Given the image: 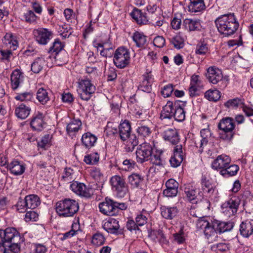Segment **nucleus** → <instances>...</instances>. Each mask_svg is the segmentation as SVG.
Returning <instances> with one entry per match:
<instances>
[{"label": "nucleus", "mask_w": 253, "mask_h": 253, "mask_svg": "<svg viewBox=\"0 0 253 253\" xmlns=\"http://www.w3.org/2000/svg\"><path fill=\"white\" fill-rule=\"evenodd\" d=\"M152 146L147 143L140 145L136 151V159L138 163L141 164L149 160L152 152Z\"/></svg>", "instance_id": "nucleus-9"}, {"label": "nucleus", "mask_w": 253, "mask_h": 253, "mask_svg": "<svg viewBox=\"0 0 253 253\" xmlns=\"http://www.w3.org/2000/svg\"><path fill=\"white\" fill-rule=\"evenodd\" d=\"M131 132L130 123L128 121L125 120L119 126V134L120 139L124 141L128 138Z\"/></svg>", "instance_id": "nucleus-23"}, {"label": "nucleus", "mask_w": 253, "mask_h": 253, "mask_svg": "<svg viewBox=\"0 0 253 253\" xmlns=\"http://www.w3.org/2000/svg\"><path fill=\"white\" fill-rule=\"evenodd\" d=\"M24 77L18 70H15L11 75V85L13 90H16L23 83Z\"/></svg>", "instance_id": "nucleus-25"}, {"label": "nucleus", "mask_w": 253, "mask_h": 253, "mask_svg": "<svg viewBox=\"0 0 253 253\" xmlns=\"http://www.w3.org/2000/svg\"><path fill=\"white\" fill-rule=\"evenodd\" d=\"M137 132L140 136L145 138L150 136L152 133V129L149 124H146L143 122L139 124Z\"/></svg>", "instance_id": "nucleus-39"}, {"label": "nucleus", "mask_w": 253, "mask_h": 253, "mask_svg": "<svg viewBox=\"0 0 253 253\" xmlns=\"http://www.w3.org/2000/svg\"><path fill=\"white\" fill-rule=\"evenodd\" d=\"M44 62L42 59L37 58L31 65V70L34 73H39L42 70Z\"/></svg>", "instance_id": "nucleus-53"}, {"label": "nucleus", "mask_w": 253, "mask_h": 253, "mask_svg": "<svg viewBox=\"0 0 253 253\" xmlns=\"http://www.w3.org/2000/svg\"><path fill=\"white\" fill-rule=\"evenodd\" d=\"M44 116L41 112L35 113L30 122V126L35 130L42 131L45 126L46 123L44 120Z\"/></svg>", "instance_id": "nucleus-16"}, {"label": "nucleus", "mask_w": 253, "mask_h": 253, "mask_svg": "<svg viewBox=\"0 0 253 253\" xmlns=\"http://www.w3.org/2000/svg\"><path fill=\"white\" fill-rule=\"evenodd\" d=\"M205 97L210 101L215 102L221 97V93L217 89H210L205 92Z\"/></svg>", "instance_id": "nucleus-47"}, {"label": "nucleus", "mask_w": 253, "mask_h": 253, "mask_svg": "<svg viewBox=\"0 0 253 253\" xmlns=\"http://www.w3.org/2000/svg\"><path fill=\"white\" fill-rule=\"evenodd\" d=\"M202 86L201 81L199 80V76L196 75H192L189 88L190 96H195L196 92L200 89Z\"/></svg>", "instance_id": "nucleus-30"}, {"label": "nucleus", "mask_w": 253, "mask_h": 253, "mask_svg": "<svg viewBox=\"0 0 253 253\" xmlns=\"http://www.w3.org/2000/svg\"><path fill=\"white\" fill-rule=\"evenodd\" d=\"M173 90V85L169 84L162 88L161 93L164 97H168L170 96Z\"/></svg>", "instance_id": "nucleus-59"}, {"label": "nucleus", "mask_w": 253, "mask_h": 253, "mask_svg": "<svg viewBox=\"0 0 253 253\" xmlns=\"http://www.w3.org/2000/svg\"><path fill=\"white\" fill-rule=\"evenodd\" d=\"M131 15L139 24H146L148 22L146 14L138 9L134 8L131 12Z\"/></svg>", "instance_id": "nucleus-31"}, {"label": "nucleus", "mask_w": 253, "mask_h": 253, "mask_svg": "<svg viewBox=\"0 0 253 253\" xmlns=\"http://www.w3.org/2000/svg\"><path fill=\"white\" fill-rule=\"evenodd\" d=\"M95 90V86L88 79L82 80L79 82L77 90L80 98L83 100H89Z\"/></svg>", "instance_id": "nucleus-6"}, {"label": "nucleus", "mask_w": 253, "mask_h": 253, "mask_svg": "<svg viewBox=\"0 0 253 253\" xmlns=\"http://www.w3.org/2000/svg\"><path fill=\"white\" fill-rule=\"evenodd\" d=\"M112 188L117 192V195L123 197L127 192V188L124 179L120 176L115 175L111 178Z\"/></svg>", "instance_id": "nucleus-10"}, {"label": "nucleus", "mask_w": 253, "mask_h": 253, "mask_svg": "<svg viewBox=\"0 0 253 253\" xmlns=\"http://www.w3.org/2000/svg\"><path fill=\"white\" fill-rule=\"evenodd\" d=\"M97 138L90 132L84 133L82 137V142L86 148H89L94 145Z\"/></svg>", "instance_id": "nucleus-34"}, {"label": "nucleus", "mask_w": 253, "mask_h": 253, "mask_svg": "<svg viewBox=\"0 0 253 253\" xmlns=\"http://www.w3.org/2000/svg\"><path fill=\"white\" fill-rule=\"evenodd\" d=\"M161 153H157L156 154H152L150 156L149 160L151 162L157 166H163L164 164V161L161 158Z\"/></svg>", "instance_id": "nucleus-58"}, {"label": "nucleus", "mask_w": 253, "mask_h": 253, "mask_svg": "<svg viewBox=\"0 0 253 253\" xmlns=\"http://www.w3.org/2000/svg\"><path fill=\"white\" fill-rule=\"evenodd\" d=\"M202 189L207 196H211L214 192V189L209 179L203 176L201 180Z\"/></svg>", "instance_id": "nucleus-37"}, {"label": "nucleus", "mask_w": 253, "mask_h": 253, "mask_svg": "<svg viewBox=\"0 0 253 253\" xmlns=\"http://www.w3.org/2000/svg\"><path fill=\"white\" fill-rule=\"evenodd\" d=\"M240 232L241 235L248 238L253 234V219H249L243 221L240 226Z\"/></svg>", "instance_id": "nucleus-22"}, {"label": "nucleus", "mask_w": 253, "mask_h": 253, "mask_svg": "<svg viewBox=\"0 0 253 253\" xmlns=\"http://www.w3.org/2000/svg\"><path fill=\"white\" fill-rule=\"evenodd\" d=\"M190 1L188 8L191 12H200L206 8L204 0H190Z\"/></svg>", "instance_id": "nucleus-33"}, {"label": "nucleus", "mask_w": 253, "mask_h": 253, "mask_svg": "<svg viewBox=\"0 0 253 253\" xmlns=\"http://www.w3.org/2000/svg\"><path fill=\"white\" fill-rule=\"evenodd\" d=\"M99 157L97 153L87 155L84 157V162L88 165H94L98 162Z\"/></svg>", "instance_id": "nucleus-55"}, {"label": "nucleus", "mask_w": 253, "mask_h": 253, "mask_svg": "<svg viewBox=\"0 0 253 253\" xmlns=\"http://www.w3.org/2000/svg\"><path fill=\"white\" fill-rule=\"evenodd\" d=\"M129 59V53L128 50L124 47H121L116 50L113 61L118 68L122 69L128 64Z\"/></svg>", "instance_id": "nucleus-8"}, {"label": "nucleus", "mask_w": 253, "mask_h": 253, "mask_svg": "<svg viewBox=\"0 0 253 253\" xmlns=\"http://www.w3.org/2000/svg\"><path fill=\"white\" fill-rule=\"evenodd\" d=\"M175 102L169 101L167 104L163 107V109L161 113V118L162 119H171L173 118Z\"/></svg>", "instance_id": "nucleus-26"}, {"label": "nucleus", "mask_w": 253, "mask_h": 253, "mask_svg": "<svg viewBox=\"0 0 253 253\" xmlns=\"http://www.w3.org/2000/svg\"><path fill=\"white\" fill-rule=\"evenodd\" d=\"M183 26L188 31H198L201 28L200 20L197 19H185L183 22Z\"/></svg>", "instance_id": "nucleus-28"}, {"label": "nucleus", "mask_w": 253, "mask_h": 253, "mask_svg": "<svg viewBox=\"0 0 253 253\" xmlns=\"http://www.w3.org/2000/svg\"><path fill=\"white\" fill-rule=\"evenodd\" d=\"M175 108H174V114L173 118L178 122H182L185 120V112L183 107L185 106V103L180 101H175Z\"/></svg>", "instance_id": "nucleus-24"}, {"label": "nucleus", "mask_w": 253, "mask_h": 253, "mask_svg": "<svg viewBox=\"0 0 253 253\" xmlns=\"http://www.w3.org/2000/svg\"><path fill=\"white\" fill-rule=\"evenodd\" d=\"M184 193L186 195V198L188 201L192 203H196V191L193 188L185 187Z\"/></svg>", "instance_id": "nucleus-51"}, {"label": "nucleus", "mask_w": 253, "mask_h": 253, "mask_svg": "<svg viewBox=\"0 0 253 253\" xmlns=\"http://www.w3.org/2000/svg\"><path fill=\"white\" fill-rule=\"evenodd\" d=\"M3 165H6L7 169L14 175H21L25 170V167L23 164L16 160H12L7 164L5 163Z\"/></svg>", "instance_id": "nucleus-18"}, {"label": "nucleus", "mask_w": 253, "mask_h": 253, "mask_svg": "<svg viewBox=\"0 0 253 253\" xmlns=\"http://www.w3.org/2000/svg\"><path fill=\"white\" fill-rule=\"evenodd\" d=\"M204 234L209 242H212L216 240L218 237L217 232L213 227V222L212 225H210L204 230Z\"/></svg>", "instance_id": "nucleus-42"}, {"label": "nucleus", "mask_w": 253, "mask_h": 253, "mask_svg": "<svg viewBox=\"0 0 253 253\" xmlns=\"http://www.w3.org/2000/svg\"><path fill=\"white\" fill-rule=\"evenodd\" d=\"M244 105L242 100L239 98H235L232 99L228 100L225 103V106L227 108H238L242 107Z\"/></svg>", "instance_id": "nucleus-52"}, {"label": "nucleus", "mask_w": 253, "mask_h": 253, "mask_svg": "<svg viewBox=\"0 0 253 253\" xmlns=\"http://www.w3.org/2000/svg\"><path fill=\"white\" fill-rule=\"evenodd\" d=\"M215 24L219 33L224 37L233 35L239 26L234 13L218 17L215 20Z\"/></svg>", "instance_id": "nucleus-1"}, {"label": "nucleus", "mask_w": 253, "mask_h": 253, "mask_svg": "<svg viewBox=\"0 0 253 253\" xmlns=\"http://www.w3.org/2000/svg\"><path fill=\"white\" fill-rule=\"evenodd\" d=\"M37 98L42 104H45L50 99L47 91L43 87H41L38 90Z\"/></svg>", "instance_id": "nucleus-45"}, {"label": "nucleus", "mask_w": 253, "mask_h": 253, "mask_svg": "<svg viewBox=\"0 0 253 253\" xmlns=\"http://www.w3.org/2000/svg\"><path fill=\"white\" fill-rule=\"evenodd\" d=\"M70 188L77 195L85 198H90L93 195V189L86 187L83 183L74 181L70 185Z\"/></svg>", "instance_id": "nucleus-12"}, {"label": "nucleus", "mask_w": 253, "mask_h": 253, "mask_svg": "<svg viewBox=\"0 0 253 253\" xmlns=\"http://www.w3.org/2000/svg\"><path fill=\"white\" fill-rule=\"evenodd\" d=\"M79 209L78 203L73 199L66 198L56 204V210L60 217H72Z\"/></svg>", "instance_id": "nucleus-2"}, {"label": "nucleus", "mask_w": 253, "mask_h": 253, "mask_svg": "<svg viewBox=\"0 0 253 253\" xmlns=\"http://www.w3.org/2000/svg\"><path fill=\"white\" fill-rule=\"evenodd\" d=\"M152 240L155 241H158L160 244H166L167 241L163 231L161 230H153L149 235Z\"/></svg>", "instance_id": "nucleus-43"}, {"label": "nucleus", "mask_w": 253, "mask_h": 253, "mask_svg": "<svg viewBox=\"0 0 253 253\" xmlns=\"http://www.w3.org/2000/svg\"><path fill=\"white\" fill-rule=\"evenodd\" d=\"M17 211L19 212H24L28 208L27 207L25 200L19 198L17 204L16 205Z\"/></svg>", "instance_id": "nucleus-63"}, {"label": "nucleus", "mask_w": 253, "mask_h": 253, "mask_svg": "<svg viewBox=\"0 0 253 253\" xmlns=\"http://www.w3.org/2000/svg\"><path fill=\"white\" fill-rule=\"evenodd\" d=\"M201 139H195L194 144L197 148H199V152L202 153L205 146L208 144L209 139L211 136V132L209 128H204L200 131Z\"/></svg>", "instance_id": "nucleus-15"}, {"label": "nucleus", "mask_w": 253, "mask_h": 253, "mask_svg": "<svg viewBox=\"0 0 253 253\" xmlns=\"http://www.w3.org/2000/svg\"><path fill=\"white\" fill-rule=\"evenodd\" d=\"M162 136L165 140L169 141L174 146L182 145L179 143V136L175 128H167L165 129L162 133Z\"/></svg>", "instance_id": "nucleus-17"}, {"label": "nucleus", "mask_w": 253, "mask_h": 253, "mask_svg": "<svg viewBox=\"0 0 253 253\" xmlns=\"http://www.w3.org/2000/svg\"><path fill=\"white\" fill-rule=\"evenodd\" d=\"M23 18L26 22L33 23L36 21L37 16L32 10H29L24 13Z\"/></svg>", "instance_id": "nucleus-57"}, {"label": "nucleus", "mask_w": 253, "mask_h": 253, "mask_svg": "<svg viewBox=\"0 0 253 253\" xmlns=\"http://www.w3.org/2000/svg\"><path fill=\"white\" fill-rule=\"evenodd\" d=\"M3 43L9 45L11 50H15L18 46V42L11 34H6L4 37Z\"/></svg>", "instance_id": "nucleus-46"}, {"label": "nucleus", "mask_w": 253, "mask_h": 253, "mask_svg": "<svg viewBox=\"0 0 253 253\" xmlns=\"http://www.w3.org/2000/svg\"><path fill=\"white\" fill-rule=\"evenodd\" d=\"M132 40L138 47H143L147 42V37L142 33L136 31L133 34Z\"/></svg>", "instance_id": "nucleus-40"}, {"label": "nucleus", "mask_w": 253, "mask_h": 253, "mask_svg": "<svg viewBox=\"0 0 253 253\" xmlns=\"http://www.w3.org/2000/svg\"><path fill=\"white\" fill-rule=\"evenodd\" d=\"M24 200L28 209H34L40 204V198L35 195L26 196Z\"/></svg>", "instance_id": "nucleus-41"}, {"label": "nucleus", "mask_w": 253, "mask_h": 253, "mask_svg": "<svg viewBox=\"0 0 253 253\" xmlns=\"http://www.w3.org/2000/svg\"><path fill=\"white\" fill-rule=\"evenodd\" d=\"M208 50L209 48L206 43L199 42L196 45L195 53L199 55H205Z\"/></svg>", "instance_id": "nucleus-56"}, {"label": "nucleus", "mask_w": 253, "mask_h": 253, "mask_svg": "<svg viewBox=\"0 0 253 253\" xmlns=\"http://www.w3.org/2000/svg\"><path fill=\"white\" fill-rule=\"evenodd\" d=\"M218 128L221 131L219 133L220 138L224 140L230 141L234 135L235 124L230 118L222 119L218 124Z\"/></svg>", "instance_id": "nucleus-4"}, {"label": "nucleus", "mask_w": 253, "mask_h": 253, "mask_svg": "<svg viewBox=\"0 0 253 253\" xmlns=\"http://www.w3.org/2000/svg\"><path fill=\"white\" fill-rule=\"evenodd\" d=\"M82 122L80 119H74L68 124L66 130L68 133L76 132L81 128Z\"/></svg>", "instance_id": "nucleus-44"}, {"label": "nucleus", "mask_w": 253, "mask_h": 253, "mask_svg": "<svg viewBox=\"0 0 253 253\" xmlns=\"http://www.w3.org/2000/svg\"><path fill=\"white\" fill-rule=\"evenodd\" d=\"M166 189L163 191V194L167 197H173L177 195L178 183L173 179H169L166 183Z\"/></svg>", "instance_id": "nucleus-19"}, {"label": "nucleus", "mask_w": 253, "mask_h": 253, "mask_svg": "<svg viewBox=\"0 0 253 253\" xmlns=\"http://www.w3.org/2000/svg\"><path fill=\"white\" fill-rule=\"evenodd\" d=\"M33 98V94L30 92H25L18 94L15 97L17 100L21 101L30 100Z\"/></svg>", "instance_id": "nucleus-62"}, {"label": "nucleus", "mask_w": 253, "mask_h": 253, "mask_svg": "<svg viewBox=\"0 0 253 253\" xmlns=\"http://www.w3.org/2000/svg\"><path fill=\"white\" fill-rule=\"evenodd\" d=\"M206 77L208 81L212 84H218L220 87H225L227 85V77H223L221 71L217 68L210 67L207 69Z\"/></svg>", "instance_id": "nucleus-5"}, {"label": "nucleus", "mask_w": 253, "mask_h": 253, "mask_svg": "<svg viewBox=\"0 0 253 253\" xmlns=\"http://www.w3.org/2000/svg\"><path fill=\"white\" fill-rule=\"evenodd\" d=\"M102 228L108 233L118 234L120 228L119 221L110 218L103 223Z\"/></svg>", "instance_id": "nucleus-21"}, {"label": "nucleus", "mask_w": 253, "mask_h": 253, "mask_svg": "<svg viewBox=\"0 0 253 253\" xmlns=\"http://www.w3.org/2000/svg\"><path fill=\"white\" fill-rule=\"evenodd\" d=\"M173 152V154L171 157L169 162L171 167L176 168L181 164L184 159V152L183 151L182 145L174 146Z\"/></svg>", "instance_id": "nucleus-13"}, {"label": "nucleus", "mask_w": 253, "mask_h": 253, "mask_svg": "<svg viewBox=\"0 0 253 253\" xmlns=\"http://www.w3.org/2000/svg\"><path fill=\"white\" fill-rule=\"evenodd\" d=\"M105 241V238L104 236L99 231H97L92 236L91 243L94 245H102L104 243Z\"/></svg>", "instance_id": "nucleus-49"}, {"label": "nucleus", "mask_w": 253, "mask_h": 253, "mask_svg": "<svg viewBox=\"0 0 253 253\" xmlns=\"http://www.w3.org/2000/svg\"><path fill=\"white\" fill-rule=\"evenodd\" d=\"M230 163L231 159L228 156L221 155L214 160L211 164V167L214 169L218 170L227 167Z\"/></svg>", "instance_id": "nucleus-20"}, {"label": "nucleus", "mask_w": 253, "mask_h": 253, "mask_svg": "<svg viewBox=\"0 0 253 253\" xmlns=\"http://www.w3.org/2000/svg\"><path fill=\"white\" fill-rule=\"evenodd\" d=\"M169 40L170 43L177 49L182 48L184 46V39L180 35H176Z\"/></svg>", "instance_id": "nucleus-54"}, {"label": "nucleus", "mask_w": 253, "mask_h": 253, "mask_svg": "<svg viewBox=\"0 0 253 253\" xmlns=\"http://www.w3.org/2000/svg\"><path fill=\"white\" fill-rule=\"evenodd\" d=\"M128 182L133 188L138 187L143 180L139 174L133 173L128 176Z\"/></svg>", "instance_id": "nucleus-48"}, {"label": "nucleus", "mask_w": 253, "mask_h": 253, "mask_svg": "<svg viewBox=\"0 0 253 253\" xmlns=\"http://www.w3.org/2000/svg\"><path fill=\"white\" fill-rule=\"evenodd\" d=\"M178 210L176 207H165L161 208V214L167 219L173 218L177 214Z\"/></svg>", "instance_id": "nucleus-38"}, {"label": "nucleus", "mask_w": 253, "mask_h": 253, "mask_svg": "<svg viewBox=\"0 0 253 253\" xmlns=\"http://www.w3.org/2000/svg\"><path fill=\"white\" fill-rule=\"evenodd\" d=\"M152 78L151 75L147 73L143 76V80L138 86V89L146 92H150L152 90L151 83Z\"/></svg>", "instance_id": "nucleus-32"}, {"label": "nucleus", "mask_w": 253, "mask_h": 253, "mask_svg": "<svg viewBox=\"0 0 253 253\" xmlns=\"http://www.w3.org/2000/svg\"><path fill=\"white\" fill-rule=\"evenodd\" d=\"M213 227L216 229L217 233H222L231 230L233 227V224L230 222H223L214 220L213 222Z\"/></svg>", "instance_id": "nucleus-29"}, {"label": "nucleus", "mask_w": 253, "mask_h": 253, "mask_svg": "<svg viewBox=\"0 0 253 253\" xmlns=\"http://www.w3.org/2000/svg\"><path fill=\"white\" fill-rule=\"evenodd\" d=\"M20 244L12 243L7 245H1L3 249V253H17L20 251Z\"/></svg>", "instance_id": "nucleus-50"}, {"label": "nucleus", "mask_w": 253, "mask_h": 253, "mask_svg": "<svg viewBox=\"0 0 253 253\" xmlns=\"http://www.w3.org/2000/svg\"><path fill=\"white\" fill-rule=\"evenodd\" d=\"M89 173L90 176L95 180H100L102 174L99 169L94 168L90 169Z\"/></svg>", "instance_id": "nucleus-64"}, {"label": "nucleus", "mask_w": 253, "mask_h": 253, "mask_svg": "<svg viewBox=\"0 0 253 253\" xmlns=\"http://www.w3.org/2000/svg\"><path fill=\"white\" fill-rule=\"evenodd\" d=\"M64 47V44L59 39H57L54 40L52 45L50 47L48 52L55 53V59L56 61H58L60 59L59 53L63 49Z\"/></svg>", "instance_id": "nucleus-36"}, {"label": "nucleus", "mask_w": 253, "mask_h": 253, "mask_svg": "<svg viewBox=\"0 0 253 253\" xmlns=\"http://www.w3.org/2000/svg\"><path fill=\"white\" fill-rule=\"evenodd\" d=\"M93 46L98 49L99 47L102 48V50H100V54L102 56L105 57H111L114 54V51L112 46L109 45L107 46V44L106 42L101 43H98L95 41L93 42Z\"/></svg>", "instance_id": "nucleus-27"}, {"label": "nucleus", "mask_w": 253, "mask_h": 253, "mask_svg": "<svg viewBox=\"0 0 253 253\" xmlns=\"http://www.w3.org/2000/svg\"><path fill=\"white\" fill-rule=\"evenodd\" d=\"M36 41L40 44L45 45L51 40L53 33L48 29L40 28L33 31Z\"/></svg>", "instance_id": "nucleus-11"}, {"label": "nucleus", "mask_w": 253, "mask_h": 253, "mask_svg": "<svg viewBox=\"0 0 253 253\" xmlns=\"http://www.w3.org/2000/svg\"><path fill=\"white\" fill-rule=\"evenodd\" d=\"M114 201L106 198L105 201L99 204V208L100 211L103 214L109 216H114L117 215L118 209L114 206Z\"/></svg>", "instance_id": "nucleus-14"}, {"label": "nucleus", "mask_w": 253, "mask_h": 253, "mask_svg": "<svg viewBox=\"0 0 253 253\" xmlns=\"http://www.w3.org/2000/svg\"><path fill=\"white\" fill-rule=\"evenodd\" d=\"M240 201V198L238 197H231L222 204L221 206V212L227 217H230L234 215L237 212Z\"/></svg>", "instance_id": "nucleus-7"}, {"label": "nucleus", "mask_w": 253, "mask_h": 253, "mask_svg": "<svg viewBox=\"0 0 253 253\" xmlns=\"http://www.w3.org/2000/svg\"><path fill=\"white\" fill-rule=\"evenodd\" d=\"M31 109L21 103L18 106L16 107L15 110L16 116L22 120L26 119L30 114Z\"/></svg>", "instance_id": "nucleus-35"}, {"label": "nucleus", "mask_w": 253, "mask_h": 253, "mask_svg": "<svg viewBox=\"0 0 253 253\" xmlns=\"http://www.w3.org/2000/svg\"><path fill=\"white\" fill-rule=\"evenodd\" d=\"M23 242L22 238L15 228L9 227L0 230V248L3 245L7 246L9 244H20Z\"/></svg>", "instance_id": "nucleus-3"}, {"label": "nucleus", "mask_w": 253, "mask_h": 253, "mask_svg": "<svg viewBox=\"0 0 253 253\" xmlns=\"http://www.w3.org/2000/svg\"><path fill=\"white\" fill-rule=\"evenodd\" d=\"M24 219L26 222L36 221L38 219V214L34 211H30L25 214Z\"/></svg>", "instance_id": "nucleus-60"}, {"label": "nucleus", "mask_w": 253, "mask_h": 253, "mask_svg": "<svg viewBox=\"0 0 253 253\" xmlns=\"http://www.w3.org/2000/svg\"><path fill=\"white\" fill-rule=\"evenodd\" d=\"M211 249L214 252L223 253L228 250V247L224 243H219L212 245Z\"/></svg>", "instance_id": "nucleus-61"}]
</instances>
